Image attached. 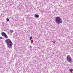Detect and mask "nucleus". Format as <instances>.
Wrapping results in <instances>:
<instances>
[{"mask_svg":"<svg viewBox=\"0 0 73 73\" xmlns=\"http://www.w3.org/2000/svg\"><path fill=\"white\" fill-rule=\"evenodd\" d=\"M6 41L8 47V48H11V46H12V45H13L12 42V41H11L9 39H6Z\"/></svg>","mask_w":73,"mask_h":73,"instance_id":"nucleus-1","label":"nucleus"},{"mask_svg":"<svg viewBox=\"0 0 73 73\" xmlns=\"http://www.w3.org/2000/svg\"><path fill=\"white\" fill-rule=\"evenodd\" d=\"M56 23L58 24H61L62 23V21H61V19L59 17H57L56 18Z\"/></svg>","mask_w":73,"mask_h":73,"instance_id":"nucleus-2","label":"nucleus"},{"mask_svg":"<svg viewBox=\"0 0 73 73\" xmlns=\"http://www.w3.org/2000/svg\"><path fill=\"white\" fill-rule=\"evenodd\" d=\"M66 59L69 62H70V63H72V58L70 57V56H67Z\"/></svg>","mask_w":73,"mask_h":73,"instance_id":"nucleus-3","label":"nucleus"},{"mask_svg":"<svg viewBox=\"0 0 73 73\" xmlns=\"http://www.w3.org/2000/svg\"><path fill=\"white\" fill-rule=\"evenodd\" d=\"M2 35L3 36V37H5V38H8V37L7 36V34L5 33L4 32H3L1 33Z\"/></svg>","mask_w":73,"mask_h":73,"instance_id":"nucleus-4","label":"nucleus"},{"mask_svg":"<svg viewBox=\"0 0 73 73\" xmlns=\"http://www.w3.org/2000/svg\"><path fill=\"white\" fill-rule=\"evenodd\" d=\"M35 17H39V16L38 15H36V16H35Z\"/></svg>","mask_w":73,"mask_h":73,"instance_id":"nucleus-5","label":"nucleus"},{"mask_svg":"<svg viewBox=\"0 0 73 73\" xmlns=\"http://www.w3.org/2000/svg\"><path fill=\"white\" fill-rule=\"evenodd\" d=\"M72 71H73V69H70V72H72Z\"/></svg>","mask_w":73,"mask_h":73,"instance_id":"nucleus-6","label":"nucleus"},{"mask_svg":"<svg viewBox=\"0 0 73 73\" xmlns=\"http://www.w3.org/2000/svg\"><path fill=\"white\" fill-rule=\"evenodd\" d=\"M10 32H11V33H13V31L11 30L10 31Z\"/></svg>","mask_w":73,"mask_h":73,"instance_id":"nucleus-7","label":"nucleus"},{"mask_svg":"<svg viewBox=\"0 0 73 73\" xmlns=\"http://www.w3.org/2000/svg\"><path fill=\"white\" fill-rule=\"evenodd\" d=\"M6 20L7 21H9V19L7 18L6 19Z\"/></svg>","mask_w":73,"mask_h":73,"instance_id":"nucleus-8","label":"nucleus"},{"mask_svg":"<svg viewBox=\"0 0 73 73\" xmlns=\"http://www.w3.org/2000/svg\"><path fill=\"white\" fill-rule=\"evenodd\" d=\"M32 37L31 36L30 38V40H32Z\"/></svg>","mask_w":73,"mask_h":73,"instance_id":"nucleus-9","label":"nucleus"},{"mask_svg":"<svg viewBox=\"0 0 73 73\" xmlns=\"http://www.w3.org/2000/svg\"><path fill=\"white\" fill-rule=\"evenodd\" d=\"M53 43H55V42H56V41H55V40L53 41Z\"/></svg>","mask_w":73,"mask_h":73,"instance_id":"nucleus-10","label":"nucleus"},{"mask_svg":"<svg viewBox=\"0 0 73 73\" xmlns=\"http://www.w3.org/2000/svg\"><path fill=\"white\" fill-rule=\"evenodd\" d=\"M0 38H1V39H2V37H0Z\"/></svg>","mask_w":73,"mask_h":73,"instance_id":"nucleus-11","label":"nucleus"}]
</instances>
